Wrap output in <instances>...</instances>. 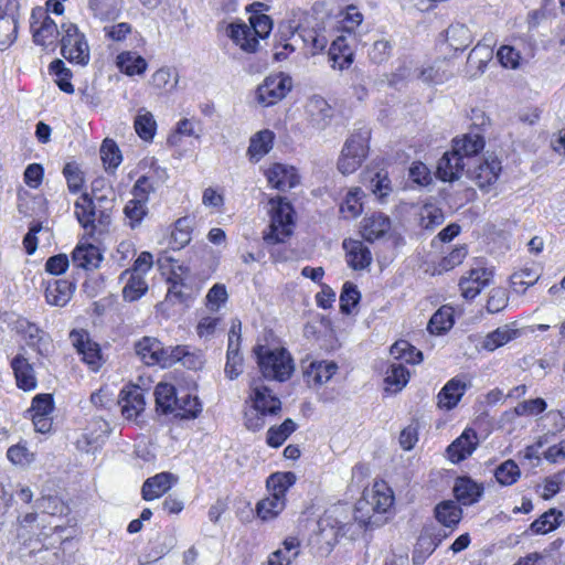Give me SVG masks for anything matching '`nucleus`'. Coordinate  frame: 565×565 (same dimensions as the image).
Segmentation results:
<instances>
[{
  "label": "nucleus",
  "mask_w": 565,
  "mask_h": 565,
  "mask_svg": "<svg viewBox=\"0 0 565 565\" xmlns=\"http://www.w3.org/2000/svg\"><path fill=\"white\" fill-rule=\"evenodd\" d=\"M270 224L269 231L264 232V241L267 244L285 242L292 234L294 207L284 198L270 199Z\"/></svg>",
  "instance_id": "nucleus-5"
},
{
  "label": "nucleus",
  "mask_w": 565,
  "mask_h": 565,
  "mask_svg": "<svg viewBox=\"0 0 565 565\" xmlns=\"http://www.w3.org/2000/svg\"><path fill=\"white\" fill-rule=\"evenodd\" d=\"M338 365L333 361H311L303 366V377L309 385H322L337 372Z\"/></svg>",
  "instance_id": "nucleus-21"
},
{
  "label": "nucleus",
  "mask_w": 565,
  "mask_h": 565,
  "mask_svg": "<svg viewBox=\"0 0 565 565\" xmlns=\"http://www.w3.org/2000/svg\"><path fill=\"white\" fill-rule=\"evenodd\" d=\"M156 408L162 414H172L178 405L177 388L169 383H159L154 388Z\"/></svg>",
  "instance_id": "nucleus-34"
},
{
  "label": "nucleus",
  "mask_w": 565,
  "mask_h": 565,
  "mask_svg": "<svg viewBox=\"0 0 565 565\" xmlns=\"http://www.w3.org/2000/svg\"><path fill=\"white\" fill-rule=\"evenodd\" d=\"M362 191L360 189L350 190L340 205V212L345 218H353L361 214L362 212V203H361Z\"/></svg>",
  "instance_id": "nucleus-56"
},
{
  "label": "nucleus",
  "mask_w": 565,
  "mask_h": 565,
  "mask_svg": "<svg viewBox=\"0 0 565 565\" xmlns=\"http://www.w3.org/2000/svg\"><path fill=\"white\" fill-rule=\"evenodd\" d=\"M178 405H175L174 415L182 419L196 418L202 412V404L196 396H192L189 393L179 395Z\"/></svg>",
  "instance_id": "nucleus-41"
},
{
  "label": "nucleus",
  "mask_w": 565,
  "mask_h": 565,
  "mask_svg": "<svg viewBox=\"0 0 565 565\" xmlns=\"http://www.w3.org/2000/svg\"><path fill=\"white\" fill-rule=\"evenodd\" d=\"M292 87V79L285 73L271 74L256 90V99L264 106H271L286 97Z\"/></svg>",
  "instance_id": "nucleus-9"
},
{
  "label": "nucleus",
  "mask_w": 565,
  "mask_h": 565,
  "mask_svg": "<svg viewBox=\"0 0 565 565\" xmlns=\"http://www.w3.org/2000/svg\"><path fill=\"white\" fill-rule=\"evenodd\" d=\"M118 404L127 419L136 418L145 409L146 405L142 390L139 386L121 390Z\"/></svg>",
  "instance_id": "nucleus-16"
},
{
  "label": "nucleus",
  "mask_w": 565,
  "mask_h": 565,
  "mask_svg": "<svg viewBox=\"0 0 565 565\" xmlns=\"http://www.w3.org/2000/svg\"><path fill=\"white\" fill-rule=\"evenodd\" d=\"M393 497L379 490H364L354 505L352 519L359 530L380 526L383 514L392 507Z\"/></svg>",
  "instance_id": "nucleus-2"
},
{
  "label": "nucleus",
  "mask_w": 565,
  "mask_h": 565,
  "mask_svg": "<svg viewBox=\"0 0 565 565\" xmlns=\"http://www.w3.org/2000/svg\"><path fill=\"white\" fill-rule=\"evenodd\" d=\"M88 8L100 21L115 20L120 14V8L115 0H88Z\"/></svg>",
  "instance_id": "nucleus-45"
},
{
  "label": "nucleus",
  "mask_w": 565,
  "mask_h": 565,
  "mask_svg": "<svg viewBox=\"0 0 565 565\" xmlns=\"http://www.w3.org/2000/svg\"><path fill=\"white\" fill-rule=\"evenodd\" d=\"M21 557L25 563L32 565L39 563L45 565L52 559L56 558V553L44 547L43 544L36 539L30 541V543L21 550Z\"/></svg>",
  "instance_id": "nucleus-38"
},
{
  "label": "nucleus",
  "mask_w": 565,
  "mask_h": 565,
  "mask_svg": "<svg viewBox=\"0 0 565 565\" xmlns=\"http://www.w3.org/2000/svg\"><path fill=\"white\" fill-rule=\"evenodd\" d=\"M445 221V214L440 207L434 204H425L418 212V225L423 230L433 231Z\"/></svg>",
  "instance_id": "nucleus-42"
},
{
  "label": "nucleus",
  "mask_w": 565,
  "mask_h": 565,
  "mask_svg": "<svg viewBox=\"0 0 565 565\" xmlns=\"http://www.w3.org/2000/svg\"><path fill=\"white\" fill-rule=\"evenodd\" d=\"M74 285L66 279H54L47 282L45 298L50 305L64 306L72 297Z\"/></svg>",
  "instance_id": "nucleus-33"
},
{
  "label": "nucleus",
  "mask_w": 565,
  "mask_h": 565,
  "mask_svg": "<svg viewBox=\"0 0 565 565\" xmlns=\"http://www.w3.org/2000/svg\"><path fill=\"white\" fill-rule=\"evenodd\" d=\"M484 148V139L479 134H467L460 139H454L452 151L465 160H471Z\"/></svg>",
  "instance_id": "nucleus-29"
},
{
  "label": "nucleus",
  "mask_w": 565,
  "mask_h": 565,
  "mask_svg": "<svg viewBox=\"0 0 565 565\" xmlns=\"http://www.w3.org/2000/svg\"><path fill=\"white\" fill-rule=\"evenodd\" d=\"M562 518V511L550 509L533 521L530 529L535 534H546L559 526Z\"/></svg>",
  "instance_id": "nucleus-44"
},
{
  "label": "nucleus",
  "mask_w": 565,
  "mask_h": 565,
  "mask_svg": "<svg viewBox=\"0 0 565 565\" xmlns=\"http://www.w3.org/2000/svg\"><path fill=\"white\" fill-rule=\"evenodd\" d=\"M75 214L81 225L89 231H95L97 224L107 226L110 223L108 206L95 203L88 193H83L75 202Z\"/></svg>",
  "instance_id": "nucleus-8"
},
{
  "label": "nucleus",
  "mask_w": 565,
  "mask_h": 565,
  "mask_svg": "<svg viewBox=\"0 0 565 565\" xmlns=\"http://www.w3.org/2000/svg\"><path fill=\"white\" fill-rule=\"evenodd\" d=\"M25 323L26 326L23 328V332L29 339V345L35 348L40 354H44V352L47 351V335L34 323H31L29 321H26Z\"/></svg>",
  "instance_id": "nucleus-59"
},
{
  "label": "nucleus",
  "mask_w": 565,
  "mask_h": 565,
  "mask_svg": "<svg viewBox=\"0 0 565 565\" xmlns=\"http://www.w3.org/2000/svg\"><path fill=\"white\" fill-rule=\"evenodd\" d=\"M467 166L468 162L462 161L452 150L447 151L438 160L436 175L444 182H454L462 175Z\"/></svg>",
  "instance_id": "nucleus-13"
},
{
  "label": "nucleus",
  "mask_w": 565,
  "mask_h": 565,
  "mask_svg": "<svg viewBox=\"0 0 565 565\" xmlns=\"http://www.w3.org/2000/svg\"><path fill=\"white\" fill-rule=\"evenodd\" d=\"M296 423L287 418L279 426H273L267 431L266 441L270 447L278 448L296 430Z\"/></svg>",
  "instance_id": "nucleus-48"
},
{
  "label": "nucleus",
  "mask_w": 565,
  "mask_h": 565,
  "mask_svg": "<svg viewBox=\"0 0 565 565\" xmlns=\"http://www.w3.org/2000/svg\"><path fill=\"white\" fill-rule=\"evenodd\" d=\"M436 520L446 527L454 529L462 518L461 508L452 500L438 503L434 510Z\"/></svg>",
  "instance_id": "nucleus-36"
},
{
  "label": "nucleus",
  "mask_w": 565,
  "mask_h": 565,
  "mask_svg": "<svg viewBox=\"0 0 565 565\" xmlns=\"http://www.w3.org/2000/svg\"><path fill=\"white\" fill-rule=\"evenodd\" d=\"M17 385L23 391H32L36 387V379L32 364L23 355L18 354L11 361Z\"/></svg>",
  "instance_id": "nucleus-28"
},
{
  "label": "nucleus",
  "mask_w": 565,
  "mask_h": 565,
  "mask_svg": "<svg viewBox=\"0 0 565 565\" xmlns=\"http://www.w3.org/2000/svg\"><path fill=\"white\" fill-rule=\"evenodd\" d=\"M454 326L451 313L444 310H438L433 315L428 322V330L433 334H440L446 332Z\"/></svg>",
  "instance_id": "nucleus-63"
},
{
  "label": "nucleus",
  "mask_w": 565,
  "mask_h": 565,
  "mask_svg": "<svg viewBox=\"0 0 565 565\" xmlns=\"http://www.w3.org/2000/svg\"><path fill=\"white\" fill-rule=\"evenodd\" d=\"M295 482L296 475L291 471L270 475L266 481L269 495L256 504L257 516L263 521L275 519L285 509L286 492Z\"/></svg>",
  "instance_id": "nucleus-1"
},
{
  "label": "nucleus",
  "mask_w": 565,
  "mask_h": 565,
  "mask_svg": "<svg viewBox=\"0 0 565 565\" xmlns=\"http://www.w3.org/2000/svg\"><path fill=\"white\" fill-rule=\"evenodd\" d=\"M61 54L71 63L85 66L89 63L90 51L84 33L73 22L61 23Z\"/></svg>",
  "instance_id": "nucleus-6"
},
{
  "label": "nucleus",
  "mask_w": 565,
  "mask_h": 565,
  "mask_svg": "<svg viewBox=\"0 0 565 565\" xmlns=\"http://www.w3.org/2000/svg\"><path fill=\"white\" fill-rule=\"evenodd\" d=\"M63 175L66 179L67 188L71 193H77L84 184V175L78 164L67 162L63 168Z\"/></svg>",
  "instance_id": "nucleus-61"
},
{
  "label": "nucleus",
  "mask_w": 565,
  "mask_h": 565,
  "mask_svg": "<svg viewBox=\"0 0 565 565\" xmlns=\"http://www.w3.org/2000/svg\"><path fill=\"white\" fill-rule=\"evenodd\" d=\"M49 68L50 72L55 75V83L58 88L66 94H73L74 86L71 83L72 72L65 66V63L62 60L56 58L51 62Z\"/></svg>",
  "instance_id": "nucleus-49"
},
{
  "label": "nucleus",
  "mask_w": 565,
  "mask_h": 565,
  "mask_svg": "<svg viewBox=\"0 0 565 565\" xmlns=\"http://www.w3.org/2000/svg\"><path fill=\"white\" fill-rule=\"evenodd\" d=\"M268 183L279 190L287 191L299 183L298 175L294 167H287L281 163H275L266 171Z\"/></svg>",
  "instance_id": "nucleus-15"
},
{
  "label": "nucleus",
  "mask_w": 565,
  "mask_h": 565,
  "mask_svg": "<svg viewBox=\"0 0 565 565\" xmlns=\"http://www.w3.org/2000/svg\"><path fill=\"white\" fill-rule=\"evenodd\" d=\"M102 259V253L93 244H78L72 254L74 265L86 270L97 268Z\"/></svg>",
  "instance_id": "nucleus-31"
},
{
  "label": "nucleus",
  "mask_w": 565,
  "mask_h": 565,
  "mask_svg": "<svg viewBox=\"0 0 565 565\" xmlns=\"http://www.w3.org/2000/svg\"><path fill=\"white\" fill-rule=\"evenodd\" d=\"M124 213L128 218L129 226L135 228L140 225L147 214L146 202L141 199L129 200L124 209Z\"/></svg>",
  "instance_id": "nucleus-57"
},
{
  "label": "nucleus",
  "mask_w": 565,
  "mask_h": 565,
  "mask_svg": "<svg viewBox=\"0 0 565 565\" xmlns=\"http://www.w3.org/2000/svg\"><path fill=\"white\" fill-rule=\"evenodd\" d=\"M300 552V541L295 536L287 537L281 547L273 552L267 559V565H290Z\"/></svg>",
  "instance_id": "nucleus-35"
},
{
  "label": "nucleus",
  "mask_w": 565,
  "mask_h": 565,
  "mask_svg": "<svg viewBox=\"0 0 565 565\" xmlns=\"http://www.w3.org/2000/svg\"><path fill=\"white\" fill-rule=\"evenodd\" d=\"M520 335V331L512 324H504L489 332L481 342V348L489 352L509 343Z\"/></svg>",
  "instance_id": "nucleus-30"
},
{
  "label": "nucleus",
  "mask_w": 565,
  "mask_h": 565,
  "mask_svg": "<svg viewBox=\"0 0 565 565\" xmlns=\"http://www.w3.org/2000/svg\"><path fill=\"white\" fill-rule=\"evenodd\" d=\"M501 171V162L497 159L486 160L479 163L473 171L468 168L467 172L476 181V184L483 189L494 183Z\"/></svg>",
  "instance_id": "nucleus-32"
},
{
  "label": "nucleus",
  "mask_w": 565,
  "mask_h": 565,
  "mask_svg": "<svg viewBox=\"0 0 565 565\" xmlns=\"http://www.w3.org/2000/svg\"><path fill=\"white\" fill-rule=\"evenodd\" d=\"M117 66L119 70L128 75H141L147 70V61L136 52H122L117 56Z\"/></svg>",
  "instance_id": "nucleus-39"
},
{
  "label": "nucleus",
  "mask_w": 565,
  "mask_h": 565,
  "mask_svg": "<svg viewBox=\"0 0 565 565\" xmlns=\"http://www.w3.org/2000/svg\"><path fill=\"white\" fill-rule=\"evenodd\" d=\"M329 57L332 61V67L340 71L349 68L353 61L354 54L344 35L338 36L332 41L329 49Z\"/></svg>",
  "instance_id": "nucleus-26"
},
{
  "label": "nucleus",
  "mask_w": 565,
  "mask_h": 565,
  "mask_svg": "<svg viewBox=\"0 0 565 565\" xmlns=\"http://www.w3.org/2000/svg\"><path fill=\"white\" fill-rule=\"evenodd\" d=\"M448 63L446 61L435 62L420 71L419 78L427 84H440L445 82L449 72L444 68Z\"/></svg>",
  "instance_id": "nucleus-54"
},
{
  "label": "nucleus",
  "mask_w": 565,
  "mask_h": 565,
  "mask_svg": "<svg viewBox=\"0 0 565 565\" xmlns=\"http://www.w3.org/2000/svg\"><path fill=\"white\" fill-rule=\"evenodd\" d=\"M192 220L190 217H181L175 221L173 231L171 232V244L173 249H181L191 241Z\"/></svg>",
  "instance_id": "nucleus-46"
},
{
  "label": "nucleus",
  "mask_w": 565,
  "mask_h": 565,
  "mask_svg": "<svg viewBox=\"0 0 565 565\" xmlns=\"http://www.w3.org/2000/svg\"><path fill=\"white\" fill-rule=\"evenodd\" d=\"M343 248L347 250L348 264L355 270H361L370 266L372 254L361 241L345 239Z\"/></svg>",
  "instance_id": "nucleus-25"
},
{
  "label": "nucleus",
  "mask_w": 565,
  "mask_h": 565,
  "mask_svg": "<svg viewBox=\"0 0 565 565\" xmlns=\"http://www.w3.org/2000/svg\"><path fill=\"white\" fill-rule=\"evenodd\" d=\"M508 301L509 297L504 288H492L487 300V311L489 313H498L508 306Z\"/></svg>",
  "instance_id": "nucleus-64"
},
{
  "label": "nucleus",
  "mask_w": 565,
  "mask_h": 565,
  "mask_svg": "<svg viewBox=\"0 0 565 565\" xmlns=\"http://www.w3.org/2000/svg\"><path fill=\"white\" fill-rule=\"evenodd\" d=\"M457 501L462 505H471L480 500L483 494V486L470 477H459L454 486Z\"/></svg>",
  "instance_id": "nucleus-19"
},
{
  "label": "nucleus",
  "mask_w": 565,
  "mask_h": 565,
  "mask_svg": "<svg viewBox=\"0 0 565 565\" xmlns=\"http://www.w3.org/2000/svg\"><path fill=\"white\" fill-rule=\"evenodd\" d=\"M168 284L169 288L166 296V300L168 302H171L172 305L183 303L188 298V296L183 291V289L185 288L183 279L175 273H172V275L168 278Z\"/></svg>",
  "instance_id": "nucleus-62"
},
{
  "label": "nucleus",
  "mask_w": 565,
  "mask_h": 565,
  "mask_svg": "<svg viewBox=\"0 0 565 565\" xmlns=\"http://www.w3.org/2000/svg\"><path fill=\"white\" fill-rule=\"evenodd\" d=\"M391 230V220L383 213H373L364 217L362 224V236L365 241L373 243L382 238Z\"/></svg>",
  "instance_id": "nucleus-23"
},
{
  "label": "nucleus",
  "mask_w": 565,
  "mask_h": 565,
  "mask_svg": "<svg viewBox=\"0 0 565 565\" xmlns=\"http://www.w3.org/2000/svg\"><path fill=\"white\" fill-rule=\"evenodd\" d=\"M299 36L302 39L303 43L311 49L312 54L323 51L329 42L326 34L316 29H302L299 32Z\"/></svg>",
  "instance_id": "nucleus-55"
},
{
  "label": "nucleus",
  "mask_w": 565,
  "mask_h": 565,
  "mask_svg": "<svg viewBox=\"0 0 565 565\" xmlns=\"http://www.w3.org/2000/svg\"><path fill=\"white\" fill-rule=\"evenodd\" d=\"M162 367H170L177 362H182L183 365L191 366L193 355H191L185 347H164L162 345Z\"/></svg>",
  "instance_id": "nucleus-47"
},
{
  "label": "nucleus",
  "mask_w": 565,
  "mask_h": 565,
  "mask_svg": "<svg viewBox=\"0 0 565 565\" xmlns=\"http://www.w3.org/2000/svg\"><path fill=\"white\" fill-rule=\"evenodd\" d=\"M361 299L358 287L351 282H344L340 295V310L343 315H351Z\"/></svg>",
  "instance_id": "nucleus-52"
},
{
  "label": "nucleus",
  "mask_w": 565,
  "mask_h": 565,
  "mask_svg": "<svg viewBox=\"0 0 565 565\" xmlns=\"http://www.w3.org/2000/svg\"><path fill=\"white\" fill-rule=\"evenodd\" d=\"M18 20L0 17V51L8 49L17 39Z\"/></svg>",
  "instance_id": "nucleus-60"
},
{
  "label": "nucleus",
  "mask_w": 565,
  "mask_h": 565,
  "mask_svg": "<svg viewBox=\"0 0 565 565\" xmlns=\"http://www.w3.org/2000/svg\"><path fill=\"white\" fill-rule=\"evenodd\" d=\"M446 40L455 51H465L472 43V33L465 24L455 23L446 30Z\"/></svg>",
  "instance_id": "nucleus-40"
},
{
  "label": "nucleus",
  "mask_w": 565,
  "mask_h": 565,
  "mask_svg": "<svg viewBox=\"0 0 565 565\" xmlns=\"http://www.w3.org/2000/svg\"><path fill=\"white\" fill-rule=\"evenodd\" d=\"M349 511L350 509L348 507L338 505L319 521L323 539L328 542H332L334 540V527H337V533L341 535H345L351 531L354 523L351 522L348 515Z\"/></svg>",
  "instance_id": "nucleus-11"
},
{
  "label": "nucleus",
  "mask_w": 565,
  "mask_h": 565,
  "mask_svg": "<svg viewBox=\"0 0 565 565\" xmlns=\"http://www.w3.org/2000/svg\"><path fill=\"white\" fill-rule=\"evenodd\" d=\"M100 158L107 168L116 169L122 160L120 150L111 139H105L100 147Z\"/></svg>",
  "instance_id": "nucleus-58"
},
{
  "label": "nucleus",
  "mask_w": 565,
  "mask_h": 565,
  "mask_svg": "<svg viewBox=\"0 0 565 565\" xmlns=\"http://www.w3.org/2000/svg\"><path fill=\"white\" fill-rule=\"evenodd\" d=\"M71 339L77 352L83 356V361L97 370L100 365V349L93 342L86 332L72 331Z\"/></svg>",
  "instance_id": "nucleus-14"
},
{
  "label": "nucleus",
  "mask_w": 565,
  "mask_h": 565,
  "mask_svg": "<svg viewBox=\"0 0 565 565\" xmlns=\"http://www.w3.org/2000/svg\"><path fill=\"white\" fill-rule=\"evenodd\" d=\"M477 446V433L471 428H466L462 434L447 447V455L454 463H458L471 456Z\"/></svg>",
  "instance_id": "nucleus-12"
},
{
  "label": "nucleus",
  "mask_w": 565,
  "mask_h": 565,
  "mask_svg": "<svg viewBox=\"0 0 565 565\" xmlns=\"http://www.w3.org/2000/svg\"><path fill=\"white\" fill-rule=\"evenodd\" d=\"M162 345L157 338L143 337L135 343V352L146 365H161Z\"/></svg>",
  "instance_id": "nucleus-20"
},
{
  "label": "nucleus",
  "mask_w": 565,
  "mask_h": 565,
  "mask_svg": "<svg viewBox=\"0 0 565 565\" xmlns=\"http://www.w3.org/2000/svg\"><path fill=\"white\" fill-rule=\"evenodd\" d=\"M468 384L459 377L449 380L438 393V406L447 411L452 409L460 402Z\"/></svg>",
  "instance_id": "nucleus-24"
},
{
  "label": "nucleus",
  "mask_w": 565,
  "mask_h": 565,
  "mask_svg": "<svg viewBox=\"0 0 565 565\" xmlns=\"http://www.w3.org/2000/svg\"><path fill=\"white\" fill-rule=\"evenodd\" d=\"M274 134L270 130H262L250 138L247 154L254 162H258L273 148Z\"/></svg>",
  "instance_id": "nucleus-37"
},
{
  "label": "nucleus",
  "mask_w": 565,
  "mask_h": 565,
  "mask_svg": "<svg viewBox=\"0 0 565 565\" xmlns=\"http://www.w3.org/2000/svg\"><path fill=\"white\" fill-rule=\"evenodd\" d=\"M253 408L265 415H276L281 409L280 399L267 386H255L250 394Z\"/></svg>",
  "instance_id": "nucleus-18"
},
{
  "label": "nucleus",
  "mask_w": 565,
  "mask_h": 565,
  "mask_svg": "<svg viewBox=\"0 0 565 565\" xmlns=\"http://www.w3.org/2000/svg\"><path fill=\"white\" fill-rule=\"evenodd\" d=\"M369 131H359L347 139L338 160V170L342 174L353 173L363 162L367 151Z\"/></svg>",
  "instance_id": "nucleus-7"
},
{
  "label": "nucleus",
  "mask_w": 565,
  "mask_h": 565,
  "mask_svg": "<svg viewBox=\"0 0 565 565\" xmlns=\"http://www.w3.org/2000/svg\"><path fill=\"white\" fill-rule=\"evenodd\" d=\"M30 28L34 43L41 46L54 44L57 35L61 34V26L58 28L56 22L41 7L32 10Z\"/></svg>",
  "instance_id": "nucleus-10"
},
{
  "label": "nucleus",
  "mask_w": 565,
  "mask_h": 565,
  "mask_svg": "<svg viewBox=\"0 0 565 565\" xmlns=\"http://www.w3.org/2000/svg\"><path fill=\"white\" fill-rule=\"evenodd\" d=\"M250 25L243 22H233L227 28L228 36L243 51L253 53L258 46V39H265L273 29V21L266 14H252Z\"/></svg>",
  "instance_id": "nucleus-3"
},
{
  "label": "nucleus",
  "mask_w": 565,
  "mask_h": 565,
  "mask_svg": "<svg viewBox=\"0 0 565 565\" xmlns=\"http://www.w3.org/2000/svg\"><path fill=\"white\" fill-rule=\"evenodd\" d=\"M310 122L317 129H324L332 117V108L321 96H312L306 105Z\"/></svg>",
  "instance_id": "nucleus-22"
},
{
  "label": "nucleus",
  "mask_w": 565,
  "mask_h": 565,
  "mask_svg": "<svg viewBox=\"0 0 565 565\" xmlns=\"http://www.w3.org/2000/svg\"><path fill=\"white\" fill-rule=\"evenodd\" d=\"M156 127L157 124L151 113L145 111L137 115L135 119V130L142 140H152L156 134Z\"/></svg>",
  "instance_id": "nucleus-53"
},
{
  "label": "nucleus",
  "mask_w": 565,
  "mask_h": 565,
  "mask_svg": "<svg viewBox=\"0 0 565 565\" xmlns=\"http://www.w3.org/2000/svg\"><path fill=\"white\" fill-rule=\"evenodd\" d=\"M521 476V471L516 462L508 459L495 468L494 477L501 486L514 484Z\"/></svg>",
  "instance_id": "nucleus-51"
},
{
  "label": "nucleus",
  "mask_w": 565,
  "mask_h": 565,
  "mask_svg": "<svg viewBox=\"0 0 565 565\" xmlns=\"http://www.w3.org/2000/svg\"><path fill=\"white\" fill-rule=\"evenodd\" d=\"M254 353L265 379L285 382L292 375L294 360L285 348L270 349L257 345L254 348Z\"/></svg>",
  "instance_id": "nucleus-4"
},
{
  "label": "nucleus",
  "mask_w": 565,
  "mask_h": 565,
  "mask_svg": "<svg viewBox=\"0 0 565 565\" xmlns=\"http://www.w3.org/2000/svg\"><path fill=\"white\" fill-rule=\"evenodd\" d=\"M119 279L125 282L122 297L126 301H136L148 290V284L141 274L126 269L120 274Z\"/></svg>",
  "instance_id": "nucleus-27"
},
{
  "label": "nucleus",
  "mask_w": 565,
  "mask_h": 565,
  "mask_svg": "<svg viewBox=\"0 0 565 565\" xmlns=\"http://www.w3.org/2000/svg\"><path fill=\"white\" fill-rule=\"evenodd\" d=\"M409 380L408 370L402 364L397 362H392L385 372V383L390 386L394 387V391H401Z\"/></svg>",
  "instance_id": "nucleus-50"
},
{
  "label": "nucleus",
  "mask_w": 565,
  "mask_h": 565,
  "mask_svg": "<svg viewBox=\"0 0 565 565\" xmlns=\"http://www.w3.org/2000/svg\"><path fill=\"white\" fill-rule=\"evenodd\" d=\"M390 351L395 360H402L409 364H418L423 361L422 351L417 350L406 340L396 341Z\"/></svg>",
  "instance_id": "nucleus-43"
},
{
  "label": "nucleus",
  "mask_w": 565,
  "mask_h": 565,
  "mask_svg": "<svg viewBox=\"0 0 565 565\" xmlns=\"http://www.w3.org/2000/svg\"><path fill=\"white\" fill-rule=\"evenodd\" d=\"M173 481H177V477L171 472H160L148 478L141 488L142 499L152 501L162 497L171 488Z\"/></svg>",
  "instance_id": "nucleus-17"
}]
</instances>
